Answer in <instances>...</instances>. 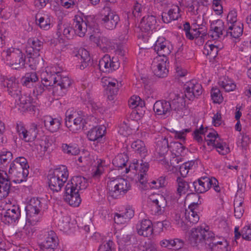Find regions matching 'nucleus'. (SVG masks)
Returning <instances> with one entry per match:
<instances>
[{
    "label": "nucleus",
    "mask_w": 251,
    "mask_h": 251,
    "mask_svg": "<svg viewBox=\"0 0 251 251\" xmlns=\"http://www.w3.org/2000/svg\"><path fill=\"white\" fill-rule=\"evenodd\" d=\"M227 25H229L238 24L237 23V12L235 10H231L228 14L227 17Z\"/></svg>",
    "instance_id": "nucleus-56"
},
{
    "label": "nucleus",
    "mask_w": 251,
    "mask_h": 251,
    "mask_svg": "<svg viewBox=\"0 0 251 251\" xmlns=\"http://www.w3.org/2000/svg\"><path fill=\"white\" fill-rule=\"evenodd\" d=\"M41 202L38 198H31L26 205L25 210L26 215V224L35 225L40 221Z\"/></svg>",
    "instance_id": "nucleus-4"
},
{
    "label": "nucleus",
    "mask_w": 251,
    "mask_h": 251,
    "mask_svg": "<svg viewBox=\"0 0 251 251\" xmlns=\"http://www.w3.org/2000/svg\"><path fill=\"white\" fill-rule=\"evenodd\" d=\"M194 165V162L193 161L187 162L182 164L179 166V172L182 177L186 176L189 172V170L191 169Z\"/></svg>",
    "instance_id": "nucleus-55"
},
{
    "label": "nucleus",
    "mask_w": 251,
    "mask_h": 251,
    "mask_svg": "<svg viewBox=\"0 0 251 251\" xmlns=\"http://www.w3.org/2000/svg\"><path fill=\"white\" fill-rule=\"evenodd\" d=\"M36 22L40 27L44 30H47L50 27V20L48 16L41 17L37 19V16H36Z\"/></svg>",
    "instance_id": "nucleus-53"
},
{
    "label": "nucleus",
    "mask_w": 251,
    "mask_h": 251,
    "mask_svg": "<svg viewBox=\"0 0 251 251\" xmlns=\"http://www.w3.org/2000/svg\"><path fill=\"white\" fill-rule=\"evenodd\" d=\"M66 126L73 132H76L81 129H83L85 126V120L77 112L66 113Z\"/></svg>",
    "instance_id": "nucleus-6"
},
{
    "label": "nucleus",
    "mask_w": 251,
    "mask_h": 251,
    "mask_svg": "<svg viewBox=\"0 0 251 251\" xmlns=\"http://www.w3.org/2000/svg\"><path fill=\"white\" fill-rule=\"evenodd\" d=\"M37 125L33 124L32 127L28 131H27V139H29V142L34 140L37 134Z\"/></svg>",
    "instance_id": "nucleus-63"
},
{
    "label": "nucleus",
    "mask_w": 251,
    "mask_h": 251,
    "mask_svg": "<svg viewBox=\"0 0 251 251\" xmlns=\"http://www.w3.org/2000/svg\"><path fill=\"white\" fill-rule=\"evenodd\" d=\"M241 236L243 239L247 240H251V225L244 226L241 231Z\"/></svg>",
    "instance_id": "nucleus-60"
},
{
    "label": "nucleus",
    "mask_w": 251,
    "mask_h": 251,
    "mask_svg": "<svg viewBox=\"0 0 251 251\" xmlns=\"http://www.w3.org/2000/svg\"><path fill=\"white\" fill-rule=\"evenodd\" d=\"M70 218L68 216L61 217L57 222V226L61 230L67 231L71 228Z\"/></svg>",
    "instance_id": "nucleus-50"
},
{
    "label": "nucleus",
    "mask_w": 251,
    "mask_h": 251,
    "mask_svg": "<svg viewBox=\"0 0 251 251\" xmlns=\"http://www.w3.org/2000/svg\"><path fill=\"white\" fill-rule=\"evenodd\" d=\"M171 99H172L169 101L171 111H179L185 107V101L183 95L180 96L179 94H174L173 98L171 97Z\"/></svg>",
    "instance_id": "nucleus-34"
},
{
    "label": "nucleus",
    "mask_w": 251,
    "mask_h": 251,
    "mask_svg": "<svg viewBox=\"0 0 251 251\" xmlns=\"http://www.w3.org/2000/svg\"><path fill=\"white\" fill-rule=\"evenodd\" d=\"M45 126L51 132L58 130L61 125V121L58 118H52L50 116H46L44 118Z\"/></svg>",
    "instance_id": "nucleus-37"
},
{
    "label": "nucleus",
    "mask_w": 251,
    "mask_h": 251,
    "mask_svg": "<svg viewBox=\"0 0 251 251\" xmlns=\"http://www.w3.org/2000/svg\"><path fill=\"white\" fill-rule=\"evenodd\" d=\"M10 188V182L7 173L0 170V199L8 195Z\"/></svg>",
    "instance_id": "nucleus-23"
},
{
    "label": "nucleus",
    "mask_w": 251,
    "mask_h": 251,
    "mask_svg": "<svg viewBox=\"0 0 251 251\" xmlns=\"http://www.w3.org/2000/svg\"><path fill=\"white\" fill-rule=\"evenodd\" d=\"M210 178L207 176H202L193 183L196 192L202 193L206 192L210 188Z\"/></svg>",
    "instance_id": "nucleus-27"
},
{
    "label": "nucleus",
    "mask_w": 251,
    "mask_h": 251,
    "mask_svg": "<svg viewBox=\"0 0 251 251\" xmlns=\"http://www.w3.org/2000/svg\"><path fill=\"white\" fill-rule=\"evenodd\" d=\"M136 230L139 235L149 237L153 233L152 224L151 220L143 219L136 225Z\"/></svg>",
    "instance_id": "nucleus-17"
},
{
    "label": "nucleus",
    "mask_w": 251,
    "mask_h": 251,
    "mask_svg": "<svg viewBox=\"0 0 251 251\" xmlns=\"http://www.w3.org/2000/svg\"><path fill=\"white\" fill-rule=\"evenodd\" d=\"M72 84V80L68 76H62L54 85L53 95L57 97L65 96Z\"/></svg>",
    "instance_id": "nucleus-13"
},
{
    "label": "nucleus",
    "mask_w": 251,
    "mask_h": 251,
    "mask_svg": "<svg viewBox=\"0 0 251 251\" xmlns=\"http://www.w3.org/2000/svg\"><path fill=\"white\" fill-rule=\"evenodd\" d=\"M153 110L159 116H165L170 115L171 112L169 101L157 100L153 105Z\"/></svg>",
    "instance_id": "nucleus-30"
},
{
    "label": "nucleus",
    "mask_w": 251,
    "mask_h": 251,
    "mask_svg": "<svg viewBox=\"0 0 251 251\" xmlns=\"http://www.w3.org/2000/svg\"><path fill=\"white\" fill-rule=\"evenodd\" d=\"M185 89V97L189 100H193L195 97L202 94L201 85L196 80H192L187 82L184 87Z\"/></svg>",
    "instance_id": "nucleus-12"
},
{
    "label": "nucleus",
    "mask_w": 251,
    "mask_h": 251,
    "mask_svg": "<svg viewBox=\"0 0 251 251\" xmlns=\"http://www.w3.org/2000/svg\"><path fill=\"white\" fill-rule=\"evenodd\" d=\"M87 186V180L85 177L81 176H75L72 178L70 182L67 183L65 187L79 192L81 190L86 189Z\"/></svg>",
    "instance_id": "nucleus-19"
},
{
    "label": "nucleus",
    "mask_w": 251,
    "mask_h": 251,
    "mask_svg": "<svg viewBox=\"0 0 251 251\" xmlns=\"http://www.w3.org/2000/svg\"><path fill=\"white\" fill-rule=\"evenodd\" d=\"M214 238V233L209 228L198 226L193 228L189 237L190 244L197 249H207L210 242Z\"/></svg>",
    "instance_id": "nucleus-1"
},
{
    "label": "nucleus",
    "mask_w": 251,
    "mask_h": 251,
    "mask_svg": "<svg viewBox=\"0 0 251 251\" xmlns=\"http://www.w3.org/2000/svg\"><path fill=\"white\" fill-rule=\"evenodd\" d=\"M21 216V211L19 206L13 205L7 209L4 213L3 220L8 223H13L19 220Z\"/></svg>",
    "instance_id": "nucleus-31"
},
{
    "label": "nucleus",
    "mask_w": 251,
    "mask_h": 251,
    "mask_svg": "<svg viewBox=\"0 0 251 251\" xmlns=\"http://www.w3.org/2000/svg\"><path fill=\"white\" fill-rule=\"evenodd\" d=\"M79 193L77 191L65 187V201L71 206H78L81 201Z\"/></svg>",
    "instance_id": "nucleus-25"
},
{
    "label": "nucleus",
    "mask_w": 251,
    "mask_h": 251,
    "mask_svg": "<svg viewBox=\"0 0 251 251\" xmlns=\"http://www.w3.org/2000/svg\"><path fill=\"white\" fill-rule=\"evenodd\" d=\"M106 128L104 126H97L90 130L87 134L89 140L95 141L101 138L104 135Z\"/></svg>",
    "instance_id": "nucleus-40"
},
{
    "label": "nucleus",
    "mask_w": 251,
    "mask_h": 251,
    "mask_svg": "<svg viewBox=\"0 0 251 251\" xmlns=\"http://www.w3.org/2000/svg\"><path fill=\"white\" fill-rule=\"evenodd\" d=\"M150 201H151V210L154 214L160 215L163 214L165 208L167 205V202L165 199L159 195H157V198H153L150 197Z\"/></svg>",
    "instance_id": "nucleus-18"
},
{
    "label": "nucleus",
    "mask_w": 251,
    "mask_h": 251,
    "mask_svg": "<svg viewBox=\"0 0 251 251\" xmlns=\"http://www.w3.org/2000/svg\"><path fill=\"white\" fill-rule=\"evenodd\" d=\"M244 199V194L238 191L234 201V216L237 218H240L244 212V208L243 206Z\"/></svg>",
    "instance_id": "nucleus-32"
},
{
    "label": "nucleus",
    "mask_w": 251,
    "mask_h": 251,
    "mask_svg": "<svg viewBox=\"0 0 251 251\" xmlns=\"http://www.w3.org/2000/svg\"><path fill=\"white\" fill-rule=\"evenodd\" d=\"M39 78L35 72L27 73L22 77L21 83L27 87H33L38 81Z\"/></svg>",
    "instance_id": "nucleus-41"
},
{
    "label": "nucleus",
    "mask_w": 251,
    "mask_h": 251,
    "mask_svg": "<svg viewBox=\"0 0 251 251\" xmlns=\"http://www.w3.org/2000/svg\"><path fill=\"white\" fill-rule=\"evenodd\" d=\"M131 148L138 153L141 157L144 158L147 155V149L145 143L140 140H137L131 143Z\"/></svg>",
    "instance_id": "nucleus-43"
},
{
    "label": "nucleus",
    "mask_w": 251,
    "mask_h": 251,
    "mask_svg": "<svg viewBox=\"0 0 251 251\" xmlns=\"http://www.w3.org/2000/svg\"><path fill=\"white\" fill-rule=\"evenodd\" d=\"M105 161L100 159H97V162L92 170V176L95 179H99L104 172Z\"/></svg>",
    "instance_id": "nucleus-44"
},
{
    "label": "nucleus",
    "mask_w": 251,
    "mask_h": 251,
    "mask_svg": "<svg viewBox=\"0 0 251 251\" xmlns=\"http://www.w3.org/2000/svg\"><path fill=\"white\" fill-rule=\"evenodd\" d=\"M226 30V34L224 36H229L232 38H238L243 34V26L240 23L238 24L229 25Z\"/></svg>",
    "instance_id": "nucleus-33"
},
{
    "label": "nucleus",
    "mask_w": 251,
    "mask_h": 251,
    "mask_svg": "<svg viewBox=\"0 0 251 251\" xmlns=\"http://www.w3.org/2000/svg\"><path fill=\"white\" fill-rule=\"evenodd\" d=\"M45 241L42 243L43 251H54L58 244L55 233L50 230L46 235Z\"/></svg>",
    "instance_id": "nucleus-22"
},
{
    "label": "nucleus",
    "mask_w": 251,
    "mask_h": 251,
    "mask_svg": "<svg viewBox=\"0 0 251 251\" xmlns=\"http://www.w3.org/2000/svg\"><path fill=\"white\" fill-rule=\"evenodd\" d=\"M145 84L144 86V92L147 95V97L153 98L156 95V90L155 88L151 85L146 84V82H144Z\"/></svg>",
    "instance_id": "nucleus-61"
},
{
    "label": "nucleus",
    "mask_w": 251,
    "mask_h": 251,
    "mask_svg": "<svg viewBox=\"0 0 251 251\" xmlns=\"http://www.w3.org/2000/svg\"><path fill=\"white\" fill-rule=\"evenodd\" d=\"M153 50L159 56L163 58L169 55L173 50V46L171 42L163 37H159L156 41L153 46Z\"/></svg>",
    "instance_id": "nucleus-10"
},
{
    "label": "nucleus",
    "mask_w": 251,
    "mask_h": 251,
    "mask_svg": "<svg viewBox=\"0 0 251 251\" xmlns=\"http://www.w3.org/2000/svg\"><path fill=\"white\" fill-rule=\"evenodd\" d=\"M199 204L198 202H193L185 209L184 216L187 221L186 225L190 226V225L195 224L198 222L200 219L197 212Z\"/></svg>",
    "instance_id": "nucleus-16"
},
{
    "label": "nucleus",
    "mask_w": 251,
    "mask_h": 251,
    "mask_svg": "<svg viewBox=\"0 0 251 251\" xmlns=\"http://www.w3.org/2000/svg\"><path fill=\"white\" fill-rule=\"evenodd\" d=\"M9 173L17 178L15 181L22 182L28 175V170L24 169L18 163L12 162L9 169Z\"/></svg>",
    "instance_id": "nucleus-20"
},
{
    "label": "nucleus",
    "mask_w": 251,
    "mask_h": 251,
    "mask_svg": "<svg viewBox=\"0 0 251 251\" xmlns=\"http://www.w3.org/2000/svg\"><path fill=\"white\" fill-rule=\"evenodd\" d=\"M174 219L176 225H177L178 227L182 228L184 230L186 229V224L185 223L181 218V214L180 213H176Z\"/></svg>",
    "instance_id": "nucleus-59"
},
{
    "label": "nucleus",
    "mask_w": 251,
    "mask_h": 251,
    "mask_svg": "<svg viewBox=\"0 0 251 251\" xmlns=\"http://www.w3.org/2000/svg\"><path fill=\"white\" fill-rule=\"evenodd\" d=\"M218 52V47L213 44L206 43L204 47L203 53L206 55H209L211 58L215 57Z\"/></svg>",
    "instance_id": "nucleus-52"
},
{
    "label": "nucleus",
    "mask_w": 251,
    "mask_h": 251,
    "mask_svg": "<svg viewBox=\"0 0 251 251\" xmlns=\"http://www.w3.org/2000/svg\"><path fill=\"white\" fill-rule=\"evenodd\" d=\"M43 47V42L37 38H30L28 40L26 47V52L29 58H36L39 56V52Z\"/></svg>",
    "instance_id": "nucleus-15"
},
{
    "label": "nucleus",
    "mask_w": 251,
    "mask_h": 251,
    "mask_svg": "<svg viewBox=\"0 0 251 251\" xmlns=\"http://www.w3.org/2000/svg\"><path fill=\"white\" fill-rule=\"evenodd\" d=\"M62 76L59 73L52 74L47 71L43 72L41 74V82L46 87L53 86Z\"/></svg>",
    "instance_id": "nucleus-29"
},
{
    "label": "nucleus",
    "mask_w": 251,
    "mask_h": 251,
    "mask_svg": "<svg viewBox=\"0 0 251 251\" xmlns=\"http://www.w3.org/2000/svg\"><path fill=\"white\" fill-rule=\"evenodd\" d=\"M180 8L176 5H172L168 12L162 13V20L165 23H169L172 21L177 20L180 17Z\"/></svg>",
    "instance_id": "nucleus-28"
},
{
    "label": "nucleus",
    "mask_w": 251,
    "mask_h": 251,
    "mask_svg": "<svg viewBox=\"0 0 251 251\" xmlns=\"http://www.w3.org/2000/svg\"><path fill=\"white\" fill-rule=\"evenodd\" d=\"M61 149L64 153L68 155H76L79 153L78 147L71 144H62Z\"/></svg>",
    "instance_id": "nucleus-51"
},
{
    "label": "nucleus",
    "mask_w": 251,
    "mask_h": 251,
    "mask_svg": "<svg viewBox=\"0 0 251 251\" xmlns=\"http://www.w3.org/2000/svg\"><path fill=\"white\" fill-rule=\"evenodd\" d=\"M130 188L129 182L122 177H112L107 181V189L109 195L114 199H117L121 195H124Z\"/></svg>",
    "instance_id": "nucleus-3"
},
{
    "label": "nucleus",
    "mask_w": 251,
    "mask_h": 251,
    "mask_svg": "<svg viewBox=\"0 0 251 251\" xmlns=\"http://www.w3.org/2000/svg\"><path fill=\"white\" fill-rule=\"evenodd\" d=\"M119 67L120 63L118 58L116 57L111 58L108 54L104 55L99 61V69L103 72L109 73L110 71L118 69Z\"/></svg>",
    "instance_id": "nucleus-11"
},
{
    "label": "nucleus",
    "mask_w": 251,
    "mask_h": 251,
    "mask_svg": "<svg viewBox=\"0 0 251 251\" xmlns=\"http://www.w3.org/2000/svg\"><path fill=\"white\" fill-rule=\"evenodd\" d=\"M72 28L66 25H63L60 22L57 25V35L58 37L62 38V36L65 37L69 39L71 37V32Z\"/></svg>",
    "instance_id": "nucleus-46"
},
{
    "label": "nucleus",
    "mask_w": 251,
    "mask_h": 251,
    "mask_svg": "<svg viewBox=\"0 0 251 251\" xmlns=\"http://www.w3.org/2000/svg\"><path fill=\"white\" fill-rule=\"evenodd\" d=\"M113 245V242L111 240H109L108 242H104L100 245L98 251H115Z\"/></svg>",
    "instance_id": "nucleus-57"
},
{
    "label": "nucleus",
    "mask_w": 251,
    "mask_h": 251,
    "mask_svg": "<svg viewBox=\"0 0 251 251\" xmlns=\"http://www.w3.org/2000/svg\"><path fill=\"white\" fill-rule=\"evenodd\" d=\"M90 39L104 52H107L114 48L113 43L110 39L104 36L96 37L93 35L90 36Z\"/></svg>",
    "instance_id": "nucleus-24"
},
{
    "label": "nucleus",
    "mask_w": 251,
    "mask_h": 251,
    "mask_svg": "<svg viewBox=\"0 0 251 251\" xmlns=\"http://www.w3.org/2000/svg\"><path fill=\"white\" fill-rule=\"evenodd\" d=\"M167 58L157 56L153 59L151 64V69L156 76L164 77L167 75L168 69L167 68Z\"/></svg>",
    "instance_id": "nucleus-9"
},
{
    "label": "nucleus",
    "mask_w": 251,
    "mask_h": 251,
    "mask_svg": "<svg viewBox=\"0 0 251 251\" xmlns=\"http://www.w3.org/2000/svg\"><path fill=\"white\" fill-rule=\"evenodd\" d=\"M3 86L7 88L9 95L17 100V98L21 95V89L15 77H6L3 80Z\"/></svg>",
    "instance_id": "nucleus-14"
},
{
    "label": "nucleus",
    "mask_w": 251,
    "mask_h": 251,
    "mask_svg": "<svg viewBox=\"0 0 251 251\" xmlns=\"http://www.w3.org/2000/svg\"><path fill=\"white\" fill-rule=\"evenodd\" d=\"M12 153L9 151H3L0 153V158L3 165L9 162L12 158Z\"/></svg>",
    "instance_id": "nucleus-58"
},
{
    "label": "nucleus",
    "mask_w": 251,
    "mask_h": 251,
    "mask_svg": "<svg viewBox=\"0 0 251 251\" xmlns=\"http://www.w3.org/2000/svg\"><path fill=\"white\" fill-rule=\"evenodd\" d=\"M211 29L208 33L211 38L214 40L218 39L226 31L224 22L221 20L213 22L211 25Z\"/></svg>",
    "instance_id": "nucleus-26"
},
{
    "label": "nucleus",
    "mask_w": 251,
    "mask_h": 251,
    "mask_svg": "<svg viewBox=\"0 0 251 251\" xmlns=\"http://www.w3.org/2000/svg\"><path fill=\"white\" fill-rule=\"evenodd\" d=\"M76 56L79 59L81 65L80 69H84L87 67L90 62L91 57L89 52L84 48L80 49L78 51Z\"/></svg>",
    "instance_id": "nucleus-42"
},
{
    "label": "nucleus",
    "mask_w": 251,
    "mask_h": 251,
    "mask_svg": "<svg viewBox=\"0 0 251 251\" xmlns=\"http://www.w3.org/2000/svg\"><path fill=\"white\" fill-rule=\"evenodd\" d=\"M211 96L214 103H221L222 102L223 97L218 88L214 87L212 88Z\"/></svg>",
    "instance_id": "nucleus-54"
},
{
    "label": "nucleus",
    "mask_w": 251,
    "mask_h": 251,
    "mask_svg": "<svg viewBox=\"0 0 251 251\" xmlns=\"http://www.w3.org/2000/svg\"><path fill=\"white\" fill-rule=\"evenodd\" d=\"M6 60L9 66L15 69L23 68L25 64V56L19 49H8L3 51Z\"/></svg>",
    "instance_id": "nucleus-5"
},
{
    "label": "nucleus",
    "mask_w": 251,
    "mask_h": 251,
    "mask_svg": "<svg viewBox=\"0 0 251 251\" xmlns=\"http://www.w3.org/2000/svg\"><path fill=\"white\" fill-rule=\"evenodd\" d=\"M193 31V36H194V39H197L200 38V42L201 43H203L204 42V37L207 35V27H203L202 28H197L196 27H194L192 28Z\"/></svg>",
    "instance_id": "nucleus-49"
},
{
    "label": "nucleus",
    "mask_w": 251,
    "mask_h": 251,
    "mask_svg": "<svg viewBox=\"0 0 251 251\" xmlns=\"http://www.w3.org/2000/svg\"><path fill=\"white\" fill-rule=\"evenodd\" d=\"M17 132L19 133L20 137L26 142H29V139H26L27 138V131L25 127L22 125H18L17 126Z\"/></svg>",
    "instance_id": "nucleus-64"
},
{
    "label": "nucleus",
    "mask_w": 251,
    "mask_h": 251,
    "mask_svg": "<svg viewBox=\"0 0 251 251\" xmlns=\"http://www.w3.org/2000/svg\"><path fill=\"white\" fill-rule=\"evenodd\" d=\"M68 176L69 173L66 166H62L55 169L52 174L48 176L49 187L53 192L60 191Z\"/></svg>",
    "instance_id": "nucleus-2"
},
{
    "label": "nucleus",
    "mask_w": 251,
    "mask_h": 251,
    "mask_svg": "<svg viewBox=\"0 0 251 251\" xmlns=\"http://www.w3.org/2000/svg\"><path fill=\"white\" fill-rule=\"evenodd\" d=\"M208 249L213 251H230V247L226 240L222 239L220 241H216L215 238L210 242L207 246Z\"/></svg>",
    "instance_id": "nucleus-35"
},
{
    "label": "nucleus",
    "mask_w": 251,
    "mask_h": 251,
    "mask_svg": "<svg viewBox=\"0 0 251 251\" xmlns=\"http://www.w3.org/2000/svg\"><path fill=\"white\" fill-rule=\"evenodd\" d=\"M155 150L160 156H164L168 151V140L164 138L158 141L156 145Z\"/></svg>",
    "instance_id": "nucleus-48"
},
{
    "label": "nucleus",
    "mask_w": 251,
    "mask_h": 251,
    "mask_svg": "<svg viewBox=\"0 0 251 251\" xmlns=\"http://www.w3.org/2000/svg\"><path fill=\"white\" fill-rule=\"evenodd\" d=\"M183 245V241L178 238L174 239H163L160 242V245L162 248H167L169 249L175 248L176 250H178L182 248Z\"/></svg>",
    "instance_id": "nucleus-38"
},
{
    "label": "nucleus",
    "mask_w": 251,
    "mask_h": 251,
    "mask_svg": "<svg viewBox=\"0 0 251 251\" xmlns=\"http://www.w3.org/2000/svg\"><path fill=\"white\" fill-rule=\"evenodd\" d=\"M156 24V17L153 15H148L142 18L139 27L142 32L149 33L155 28Z\"/></svg>",
    "instance_id": "nucleus-21"
},
{
    "label": "nucleus",
    "mask_w": 251,
    "mask_h": 251,
    "mask_svg": "<svg viewBox=\"0 0 251 251\" xmlns=\"http://www.w3.org/2000/svg\"><path fill=\"white\" fill-rule=\"evenodd\" d=\"M100 20L102 25L107 29L112 30L116 28L120 21L119 16L111 11L108 7H104L100 13Z\"/></svg>",
    "instance_id": "nucleus-7"
},
{
    "label": "nucleus",
    "mask_w": 251,
    "mask_h": 251,
    "mask_svg": "<svg viewBox=\"0 0 251 251\" xmlns=\"http://www.w3.org/2000/svg\"><path fill=\"white\" fill-rule=\"evenodd\" d=\"M119 133L124 136H126L130 134V128L125 121L120 125Z\"/></svg>",
    "instance_id": "nucleus-62"
},
{
    "label": "nucleus",
    "mask_w": 251,
    "mask_h": 251,
    "mask_svg": "<svg viewBox=\"0 0 251 251\" xmlns=\"http://www.w3.org/2000/svg\"><path fill=\"white\" fill-rule=\"evenodd\" d=\"M128 160V156L126 153H120L113 160L112 163L115 167L122 168L126 166Z\"/></svg>",
    "instance_id": "nucleus-47"
},
{
    "label": "nucleus",
    "mask_w": 251,
    "mask_h": 251,
    "mask_svg": "<svg viewBox=\"0 0 251 251\" xmlns=\"http://www.w3.org/2000/svg\"><path fill=\"white\" fill-rule=\"evenodd\" d=\"M74 20L75 31L79 36L83 37L86 32L87 28L86 22L80 17H75Z\"/></svg>",
    "instance_id": "nucleus-36"
},
{
    "label": "nucleus",
    "mask_w": 251,
    "mask_h": 251,
    "mask_svg": "<svg viewBox=\"0 0 251 251\" xmlns=\"http://www.w3.org/2000/svg\"><path fill=\"white\" fill-rule=\"evenodd\" d=\"M205 140L208 146H212L216 148L217 151L221 155H226L230 151L229 147L222 141L216 132L209 133Z\"/></svg>",
    "instance_id": "nucleus-8"
},
{
    "label": "nucleus",
    "mask_w": 251,
    "mask_h": 251,
    "mask_svg": "<svg viewBox=\"0 0 251 251\" xmlns=\"http://www.w3.org/2000/svg\"><path fill=\"white\" fill-rule=\"evenodd\" d=\"M176 181L177 183V188L176 198L178 199L182 195L185 194L188 192L189 185L188 183L183 178L179 177H177Z\"/></svg>",
    "instance_id": "nucleus-45"
},
{
    "label": "nucleus",
    "mask_w": 251,
    "mask_h": 251,
    "mask_svg": "<svg viewBox=\"0 0 251 251\" xmlns=\"http://www.w3.org/2000/svg\"><path fill=\"white\" fill-rule=\"evenodd\" d=\"M19 100V105L23 109V111H33L34 107L32 104V98L29 95H22L17 98Z\"/></svg>",
    "instance_id": "nucleus-39"
}]
</instances>
